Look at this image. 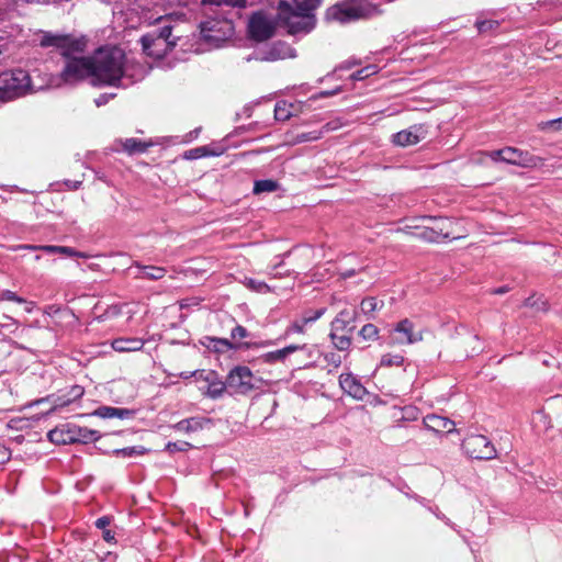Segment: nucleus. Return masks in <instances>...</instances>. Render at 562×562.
Masks as SVG:
<instances>
[{"instance_id":"79ce46f5","label":"nucleus","mask_w":562,"mask_h":562,"mask_svg":"<svg viewBox=\"0 0 562 562\" xmlns=\"http://www.w3.org/2000/svg\"><path fill=\"white\" fill-rule=\"evenodd\" d=\"M189 448H191V445L187 441L168 442L166 445V450L169 452L187 451Z\"/></svg>"},{"instance_id":"e2e57ef3","label":"nucleus","mask_w":562,"mask_h":562,"mask_svg":"<svg viewBox=\"0 0 562 562\" xmlns=\"http://www.w3.org/2000/svg\"><path fill=\"white\" fill-rule=\"evenodd\" d=\"M69 257L89 258V255H88V254H86V252L77 251V250L75 249V254H74V255H69Z\"/></svg>"},{"instance_id":"338daca9","label":"nucleus","mask_w":562,"mask_h":562,"mask_svg":"<svg viewBox=\"0 0 562 562\" xmlns=\"http://www.w3.org/2000/svg\"><path fill=\"white\" fill-rule=\"evenodd\" d=\"M355 274L353 270H348L346 272L342 273V277L344 278H350Z\"/></svg>"},{"instance_id":"603ef678","label":"nucleus","mask_w":562,"mask_h":562,"mask_svg":"<svg viewBox=\"0 0 562 562\" xmlns=\"http://www.w3.org/2000/svg\"><path fill=\"white\" fill-rule=\"evenodd\" d=\"M231 336L233 339H244L248 336V331L244 326L237 325L232 329Z\"/></svg>"},{"instance_id":"39448f33","label":"nucleus","mask_w":562,"mask_h":562,"mask_svg":"<svg viewBox=\"0 0 562 562\" xmlns=\"http://www.w3.org/2000/svg\"><path fill=\"white\" fill-rule=\"evenodd\" d=\"M140 42L146 55L159 59L176 45V37H172V26L164 25L143 35Z\"/></svg>"},{"instance_id":"69168bd1","label":"nucleus","mask_w":562,"mask_h":562,"mask_svg":"<svg viewBox=\"0 0 562 562\" xmlns=\"http://www.w3.org/2000/svg\"><path fill=\"white\" fill-rule=\"evenodd\" d=\"M217 341L221 342L222 345H224L225 347H232L228 339L222 338V339H218Z\"/></svg>"},{"instance_id":"680f3d73","label":"nucleus","mask_w":562,"mask_h":562,"mask_svg":"<svg viewBox=\"0 0 562 562\" xmlns=\"http://www.w3.org/2000/svg\"><path fill=\"white\" fill-rule=\"evenodd\" d=\"M328 361L335 364V367H339L341 363L340 356L336 353H330V356L328 357Z\"/></svg>"},{"instance_id":"a211bd4d","label":"nucleus","mask_w":562,"mask_h":562,"mask_svg":"<svg viewBox=\"0 0 562 562\" xmlns=\"http://www.w3.org/2000/svg\"><path fill=\"white\" fill-rule=\"evenodd\" d=\"M40 44L42 47L54 46L60 48L63 52L74 47L75 44H77V41L72 40L70 35L43 32L40 38Z\"/></svg>"},{"instance_id":"2f4dec72","label":"nucleus","mask_w":562,"mask_h":562,"mask_svg":"<svg viewBox=\"0 0 562 562\" xmlns=\"http://www.w3.org/2000/svg\"><path fill=\"white\" fill-rule=\"evenodd\" d=\"M150 145V143H145L136 138H127L123 143V148L128 154H136L145 153Z\"/></svg>"},{"instance_id":"58836bf2","label":"nucleus","mask_w":562,"mask_h":562,"mask_svg":"<svg viewBox=\"0 0 562 562\" xmlns=\"http://www.w3.org/2000/svg\"><path fill=\"white\" fill-rule=\"evenodd\" d=\"M19 322H20L19 318L8 315V314H3L2 315V331L5 329L9 333H14L18 329Z\"/></svg>"},{"instance_id":"f8f14e48","label":"nucleus","mask_w":562,"mask_h":562,"mask_svg":"<svg viewBox=\"0 0 562 562\" xmlns=\"http://www.w3.org/2000/svg\"><path fill=\"white\" fill-rule=\"evenodd\" d=\"M32 311V302H27L12 291L2 290V315L11 313V316L19 318V316L31 313Z\"/></svg>"},{"instance_id":"0e129e2a","label":"nucleus","mask_w":562,"mask_h":562,"mask_svg":"<svg viewBox=\"0 0 562 562\" xmlns=\"http://www.w3.org/2000/svg\"><path fill=\"white\" fill-rule=\"evenodd\" d=\"M336 93H337L336 90H334V91H323V92L319 93V97L321 98H326V97H331V95H334Z\"/></svg>"},{"instance_id":"412c9836","label":"nucleus","mask_w":562,"mask_h":562,"mask_svg":"<svg viewBox=\"0 0 562 562\" xmlns=\"http://www.w3.org/2000/svg\"><path fill=\"white\" fill-rule=\"evenodd\" d=\"M85 394V389L81 385H72L69 391L66 394H63L60 396H57L54 402L53 406L48 412L56 411L58 408L65 407L72 402L81 398Z\"/></svg>"},{"instance_id":"9b49d317","label":"nucleus","mask_w":562,"mask_h":562,"mask_svg":"<svg viewBox=\"0 0 562 562\" xmlns=\"http://www.w3.org/2000/svg\"><path fill=\"white\" fill-rule=\"evenodd\" d=\"M504 154V162L509 165L527 169H533L543 166V159L541 157L535 156L527 150H522L516 147H505Z\"/></svg>"},{"instance_id":"6e6d98bb","label":"nucleus","mask_w":562,"mask_h":562,"mask_svg":"<svg viewBox=\"0 0 562 562\" xmlns=\"http://www.w3.org/2000/svg\"><path fill=\"white\" fill-rule=\"evenodd\" d=\"M274 115L277 120H286L289 117L285 108L279 104L276 105Z\"/></svg>"},{"instance_id":"7c9ffc66","label":"nucleus","mask_w":562,"mask_h":562,"mask_svg":"<svg viewBox=\"0 0 562 562\" xmlns=\"http://www.w3.org/2000/svg\"><path fill=\"white\" fill-rule=\"evenodd\" d=\"M384 306L383 301H378L375 297H366L360 303V312L369 319L373 318V313Z\"/></svg>"},{"instance_id":"ea45409f","label":"nucleus","mask_w":562,"mask_h":562,"mask_svg":"<svg viewBox=\"0 0 562 562\" xmlns=\"http://www.w3.org/2000/svg\"><path fill=\"white\" fill-rule=\"evenodd\" d=\"M146 452V449L144 447H127L123 449L115 450V453L117 456L123 457H135V456H142Z\"/></svg>"},{"instance_id":"774afa93","label":"nucleus","mask_w":562,"mask_h":562,"mask_svg":"<svg viewBox=\"0 0 562 562\" xmlns=\"http://www.w3.org/2000/svg\"><path fill=\"white\" fill-rule=\"evenodd\" d=\"M505 292H506V289H505V288H498V289H496V290L494 291V293H496V294H503V293H505Z\"/></svg>"},{"instance_id":"72a5a7b5","label":"nucleus","mask_w":562,"mask_h":562,"mask_svg":"<svg viewBox=\"0 0 562 562\" xmlns=\"http://www.w3.org/2000/svg\"><path fill=\"white\" fill-rule=\"evenodd\" d=\"M531 423L537 432H542L550 428V420L548 419V416L541 411H538L532 415Z\"/></svg>"},{"instance_id":"f03ea898","label":"nucleus","mask_w":562,"mask_h":562,"mask_svg":"<svg viewBox=\"0 0 562 562\" xmlns=\"http://www.w3.org/2000/svg\"><path fill=\"white\" fill-rule=\"evenodd\" d=\"M78 50H82L79 46V42H77L74 47L61 52L65 63L60 74L52 79L50 85L53 87L58 88L63 85H76L86 78L92 79L91 56H74L72 53Z\"/></svg>"},{"instance_id":"f257e3e1","label":"nucleus","mask_w":562,"mask_h":562,"mask_svg":"<svg viewBox=\"0 0 562 562\" xmlns=\"http://www.w3.org/2000/svg\"><path fill=\"white\" fill-rule=\"evenodd\" d=\"M93 86H121L126 78L125 54L116 46H105L91 55Z\"/></svg>"},{"instance_id":"ddd939ff","label":"nucleus","mask_w":562,"mask_h":562,"mask_svg":"<svg viewBox=\"0 0 562 562\" xmlns=\"http://www.w3.org/2000/svg\"><path fill=\"white\" fill-rule=\"evenodd\" d=\"M396 336L393 338V342L396 345H413L423 340V330H415L414 323L404 318L398 322L394 328Z\"/></svg>"},{"instance_id":"1a4fd4ad","label":"nucleus","mask_w":562,"mask_h":562,"mask_svg":"<svg viewBox=\"0 0 562 562\" xmlns=\"http://www.w3.org/2000/svg\"><path fill=\"white\" fill-rule=\"evenodd\" d=\"M464 452L473 459L491 460L496 457L494 445L483 435H471L462 442Z\"/></svg>"},{"instance_id":"9d476101","label":"nucleus","mask_w":562,"mask_h":562,"mask_svg":"<svg viewBox=\"0 0 562 562\" xmlns=\"http://www.w3.org/2000/svg\"><path fill=\"white\" fill-rule=\"evenodd\" d=\"M276 32V22L266 13L255 12L248 22V33L257 42H263L271 38Z\"/></svg>"},{"instance_id":"4c0bfd02","label":"nucleus","mask_w":562,"mask_h":562,"mask_svg":"<svg viewBox=\"0 0 562 562\" xmlns=\"http://www.w3.org/2000/svg\"><path fill=\"white\" fill-rule=\"evenodd\" d=\"M359 335L364 339V340H372V339H375L379 335V329L375 325L373 324H366L364 326H362V328L360 329L359 331Z\"/></svg>"},{"instance_id":"de8ad7c7","label":"nucleus","mask_w":562,"mask_h":562,"mask_svg":"<svg viewBox=\"0 0 562 562\" xmlns=\"http://www.w3.org/2000/svg\"><path fill=\"white\" fill-rule=\"evenodd\" d=\"M539 127L541 130H549V128L554 130V131L561 130L562 128V117L542 122L539 124Z\"/></svg>"},{"instance_id":"6e6552de","label":"nucleus","mask_w":562,"mask_h":562,"mask_svg":"<svg viewBox=\"0 0 562 562\" xmlns=\"http://www.w3.org/2000/svg\"><path fill=\"white\" fill-rule=\"evenodd\" d=\"M226 379L227 391L232 395H247L257 387L251 370L245 366L233 368Z\"/></svg>"},{"instance_id":"5701e85b","label":"nucleus","mask_w":562,"mask_h":562,"mask_svg":"<svg viewBox=\"0 0 562 562\" xmlns=\"http://www.w3.org/2000/svg\"><path fill=\"white\" fill-rule=\"evenodd\" d=\"M203 13L206 15L210 11H213V7L216 9L228 7L233 9H245L247 7V0H201Z\"/></svg>"},{"instance_id":"20e7f679","label":"nucleus","mask_w":562,"mask_h":562,"mask_svg":"<svg viewBox=\"0 0 562 562\" xmlns=\"http://www.w3.org/2000/svg\"><path fill=\"white\" fill-rule=\"evenodd\" d=\"M278 19L292 35L307 34L316 24L314 13L296 12L286 1L279 2Z\"/></svg>"},{"instance_id":"423d86ee","label":"nucleus","mask_w":562,"mask_h":562,"mask_svg":"<svg viewBox=\"0 0 562 562\" xmlns=\"http://www.w3.org/2000/svg\"><path fill=\"white\" fill-rule=\"evenodd\" d=\"M30 88L31 79L25 70L2 71V102L25 95Z\"/></svg>"},{"instance_id":"393cba45","label":"nucleus","mask_w":562,"mask_h":562,"mask_svg":"<svg viewBox=\"0 0 562 562\" xmlns=\"http://www.w3.org/2000/svg\"><path fill=\"white\" fill-rule=\"evenodd\" d=\"M48 439L53 443L69 445L74 443L72 425L57 427L48 432Z\"/></svg>"},{"instance_id":"8fccbe9b","label":"nucleus","mask_w":562,"mask_h":562,"mask_svg":"<svg viewBox=\"0 0 562 562\" xmlns=\"http://www.w3.org/2000/svg\"><path fill=\"white\" fill-rule=\"evenodd\" d=\"M8 27L9 26L5 25L4 30L2 29V41L4 38L15 37L22 32V29L18 25L10 26V31L7 30Z\"/></svg>"},{"instance_id":"37998d69","label":"nucleus","mask_w":562,"mask_h":562,"mask_svg":"<svg viewBox=\"0 0 562 562\" xmlns=\"http://www.w3.org/2000/svg\"><path fill=\"white\" fill-rule=\"evenodd\" d=\"M246 284L249 289L255 290L257 292L270 291V288L267 283H265L262 281H257L255 279H248Z\"/></svg>"},{"instance_id":"4be33fe9","label":"nucleus","mask_w":562,"mask_h":562,"mask_svg":"<svg viewBox=\"0 0 562 562\" xmlns=\"http://www.w3.org/2000/svg\"><path fill=\"white\" fill-rule=\"evenodd\" d=\"M93 415L101 418L128 419L134 416V412L128 408L100 406L93 412Z\"/></svg>"},{"instance_id":"e433bc0d","label":"nucleus","mask_w":562,"mask_h":562,"mask_svg":"<svg viewBox=\"0 0 562 562\" xmlns=\"http://www.w3.org/2000/svg\"><path fill=\"white\" fill-rule=\"evenodd\" d=\"M404 362V357L401 355L386 353L383 355L380 361L381 367H400Z\"/></svg>"},{"instance_id":"052dcab7","label":"nucleus","mask_w":562,"mask_h":562,"mask_svg":"<svg viewBox=\"0 0 562 562\" xmlns=\"http://www.w3.org/2000/svg\"><path fill=\"white\" fill-rule=\"evenodd\" d=\"M102 537H103L104 541H106L109 543H113L115 540L114 532L111 531L110 529L104 530L102 533Z\"/></svg>"},{"instance_id":"6ab92c4d","label":"nucleus","mask_w":562,"mask_h":562,"mask_svg":"<svg viewBox=\"0 0 562 562\" xmlns=\"http://www.w3.org/2000/svg\"><path fill=\"white\" fill-rule=\"evenodd\" d=\"M425 426L436 432H452L454 430V422L439 415H427L424 418Z\"/></svg>"},{"instance_id":"bf43d9fd","label":"nucleus","mask_w":562,"mask_h":562,"mask_svg":"<svg viewBox=\"0 0 562 562\" xmlns=\"http://www.w3.org/2000/svg\"><path fill=\"white\" fill-rule=\"evenodd\" d=\"M198 373H201V370L181 372V373H179V376L184 379V380L194 376L199 381V374Z\"/></svg>"},{"instance_id":"f3484780","label":"nucleus","mask_w":562,"mask_h":562,"mask_svg":"<svg viewBox=\"0 0 562 562\" xmlns=\"http://www.w3.org/2000/svg\"><path fill=\"white\" fill-rule=\"evenodd\" d=\"M339 385L345 393L356 400H363L367 395L366 387L351 373H342L339 376Z\"/></svg>"},{"instance_id":"4d7b16f0","label":"nucleus","mask_w":562,"mask_h":562,"mask_svg":"<svg viewBox=\"0 0 562 562\" xmlns=\"http://www.w3.org/2000/svg\"><path fill=\"white\" fill-rule=\"evenodd\" d=\"M111 98H114V94H100L95 100L94 103L97 106H102L109 102Z\"/></svg>"},{"instance_id":"13d9d810","label":"nucleus","mask_w":562,"mask_h":562,"mask_svg":"<svg viewBox=\"0 0 562 562\" xmlns=\"http://www.w3.org/2000/svg\"><path fill=\"white\" fill-rule=\"evenodd\" d=\"M494 25V22L493 21H480L476 23V26H477V30L480 32H486L488 30H491Z\"/></svg>"},{"instance_id":"864d4df0","label":"nucleus","mask_w":562,"mask_h":562,"mask_svg":"<svg viewBox=\"0 0 562 562\" xmlns=\"http://www.w3.org/2000/svg\"><path fill=\"white\" fill-rule=\"evenodd\" d=\"M111 524V517L109 516H102L98 518L94 522L95 527L98 529H101L102 531L108 530L106 527Z\"/></svg>"},{"instance_id":"c85d7f7f","label":"nucleus","mask_w":562,"mask_h":562,"mask_svg":"<svg viewBox=\"0 0 562 562\" xmlns=\"http://www.w3.org/2000/svg\"><path fill=\"white\" fill-rule=\"evenodd\" d=\"M135 266L140 270L137 277L145 278L148 280H160L166 274V269L162 267L156 266H142L138 262H135Z\"/></svg>"},{"instance_id":"7ed1b4c3","label":"nucleus","mask_w":562,"mask_h":562,"mask_svg":"<svg viewBox=\"0 0 562 562\" xmlns=\"http://www.w3.org/2000/svg\"><path fill=\"white\" fill-rule=\"evenodd\" d=\"M380 13L376 5L367 0H344L330 5L325 12V20L347 24L370 19Z\"/></svg>"},{"instance_id":"bb28decb","label":"nucleus","mask_w":562,"mask_h":562,"mask_svg":"<svg viewBox=\"0 0 562 562\" xmlns=\"http://www.w3.org/2000/svg\"><path fill=\"white\" fill-rule=\"evenodd\" d=\"M355 321V313L342 310L331 322L330 331H344Z\"/></svg>"},{"instance_id":"a878e982","label":"nucleus","mask_w":562,"mask_h":562,"mask_svg":"<svg viewBox=\"0 0 562 562\" xmlns=\"http://www.w3.org/2000/svg\"><path fill=\"white\" fill-rule=\"evenodd\" d=\"M72 436H74V443L75 442L88 443V442L97 441L101 437L97 430L88 429L85 427H79L76 425H72Z\"/></svg>"},{"instance_id":"cd10ccee","label":"nucleus","mask_w":562,"mask_h":562,"mask_svg":"<svg viewBox=\"0 0 562 562\" xmlns=\"http://www.w3.org/2000/svg\"><path fill=\"white\" fill-rule=\"evenodd\" d=\"M303 348H304V346L290 345V346H288V347H285L283 349H279V350H276V351L267 352L266 355H263V360L266 362H269V363L277 362V361H282L289 355L295 352L296 350L303 349Z\"/></svg>"},{"instance_id":"2eb2a0df","label":"nucleus","mask_w":562,"mask_h":562,"mask_svg":"<svg viewBox=\"0 0 562 562\" xmlns=\"http://www.w3.org/2000/svg\"><path fill=\"white\" fill-rule=\"evenodd\" d=\"M427 135V130L424 125H413L407 130L397 132L392 136V142L401 147L416 145L423 140Z\"/></svg>"},{"instance_id":"09e8293b","label":"nucleus","mask_w":562,"mask_h":562,"mask_svg":"<svg viewBox=\"0 0 562 562\" xmlns=\"http://www.w3.org/2000/svg\"><path fill=\"white\" fill-rule=\"evenodd\" d=\"M504 151H505V147L502 148V149H497V150L482 153V155L485 156V157H488L493 161H502V162H504V160H505Z\"/></svg>"},{"instance_id":"c03bdc74","label":"nucleus","mask_w":562,"mask_h":562,"mask_svg":"<svg viewBox=\"0 0 562 562\" xmlns=\"http://www.w3.org/2000/svg\"><path fill=\"white\" fill-rule=\"evenodd\" d=\"M375 72V66H368V67H364L356 72H353L351 75V78L353 80H362L371 75H373Z\"/></svg>"},{"instance_id":"f704fd0d","label":"nucleus","mask_w":562,"mask_h":562,"mask_svg":"<svg viewBox=\"0 0 562 562\" xmlns=\"http://www.w3.org/2000/svg\"><path fill=\"white\" fill-rule=\"evenodd\" d=\"M333 345L340 351L348 350L351 345V337L348 335H339L338 331H330Z\"/></svg>"},{"instance_id":"4468645a","label":"nucleus","mask_w":562,"mask_h":562,"mask_svg":"<svg viewBox=\"0 0 562 562\" xmlns=\"http://www.w3.org/2000/svg\"><path fill=\"white\" fill-rule=\"evenodd\" d=\"M199 374V381L206 383L203 390L204 394L211 398H218L222 396L225 390H227V380L223 382L218 374L212 370H201Z\"/></svg>"},{"instance_id":"dca6fc26","label":"nucleus","mask_w":562,"mask_h":562,"mask_svg":"<svg viewBox=\"0 0 562 562\" xmlns=\"http://www.w3.org/2000/svg\"><path fill=\"white\" fill-rule=\"evenodd\" d=\"M435 225L430 228H425L418 235L431 243H439L442 239L453 238L452 233L449 231V226L451 225V221L448 218H436L434 221Z\"/></svg>"},{"instance_id":"c9c22d12","label":"nucleus","mask_w":562,"mask_h":562,"mask_svg":"<svg viewBox=\"0 0 562 562\" xmlns=\"http://www.w3.org/2000/svg\"><path fill=\"white\" fill-rule=\"evenodd\" d=\"M294 4L296 5V9L299 11L305 12V13H313L314 10H316L321 3L322 0H292Z\"/></svg>"},{"instance_id":"a19ab883","label":"nucleus","mask_w":562,"mask_h":562,"mask_svg":"<svg viewBox=\"0 0 562 562\" xmlns=\"http://www.w3.org/2000/svg\"><path fill=\"white\" fill-rule=\"evenodd\" d=\"M210 155H211V153L209 151L207 147L201 146V147L192 148V149L186 151L184 157L187 159H198V158L206 157Z\"/></svg>"},{"instance_id":"b1692460","label":"nucleus","mask_w":562,"mask_h":562,"mask_svg":"<svg viewBox=\"0 0 562 562\" xmlns=\"http://www.w3.org/2000/svg\"><path fill=\"white\" fill-rule=\"evenodd\" d=\"M144 344L142 338H116L111 346L117 352H132L140 350Z\"/></svg>"},{"instance_id":"a18cd8bd","label":"nucleus","mask_w":562,"mask_h":562,"mask_svg":"<svg viewBox=\"0 0 562 562\" xmlns=\"http://www.w3.org/2000/svg\"><path fill=\"white\" fill-rule=\"evenodd\" d=\"M325 308H319V310H316V311H307L304 313V315L302 316L304 318V323H313L315 321H317L318 318H321L324 313H325Z\"/></svg>"},{"instance_id":"49530a36","label":"nucleus","mask_w":562,"mask_h":562,"mask_svg":"<svg viewBox=\"0 0 562 562\" xmlns=\"http://www.w3.org/2000/svg\"><path fill=\"white\" fill-rule=\"evenodd\" d=\"M323 136V132H308V133H301L296 136L297 142H311V140H317Z\"/></svg>"},{"instance_id":"aec40b11","label":"nucleus","mask_w":562,"mask_h":562,"mask_svg":"<svg viewBox=\"0 0 562 562\" xmlns=\"http://www.w3.org/2000/svg\"><path fill=\"white\" fill-rule=\"evenodd\" d=\"M209 423H211L209 418L194 416L178 422L171 428L179 432L191 434L203 429L204 425Z\"/></svg>"},{"instance_id":"473e14b6","label":"nucleus","mask_w":562,"mask_h":562,"mask_svg":"<svg viewBox=\"0 0 562 562\" xmlns=\"http://www.w3.org/2000/svg\"><path fill=\"white\" fill-rule=\"evenodd\" d=\"M278 189L279 183L276 180L263 179L255 181L252 192L255 194L270 193L277 191Z\"/></svg>"},{"instance_id":"5fc2aeb1","label":"nucleus","mask_w":562,"mask_h":562,"mask_svg":"<svg viewBox=\"0 0 562 562\" xmlns=\"http://www.w3.org/2000/svg\"><path fill=\"white\" fill-rule=\"evenodd\" d=\"M340 126L341 123L339 121H331L326 123L319 132H323V134L328 133L338 130Z\"/></svg>"},{"instance_id":"c756f323","label":"nucleus","mask_w":562,"mask_h":562,"mask_svg":"<svg viewBox=\"0 0 562 562\" xmlns=\"http://www.w3.org/2000/svg\"><path fill=\"white\" fill-rule=\"evenodd\" d=\"M22 248L25 249H32V250H42L47 254H60L68 256L75 254V249L68 246H55V245H41V246H34V245H25L22 246Z\"/></svg>"},{"instance_id":"0eeeda50","label":"nucleus","mask_w":562,"mask_h":562,"mask_svg":"<svg viewBox=\"0 0 562 562\" xmlns=\"http://www.w3.org/2000/svg\"><path fill=\"white\" fill-rule=\"evenodd\" d=\"M218 19L205 20L200 23V33L204 42L218 46L220 43L227 40L233 33V23L225 15H220L214 11Z\"/></svg>"},{"instance_id":"3c124183","label":"nucleus","mask_w":562,"mask_h":562,"mask_svg":"<svg viewBox=\"0 0 562 562\" xmlns=\"http://www.w3.org/2000/svg\"><path fill=\"white\" fill-rule=\"evenodd\" d=\"M306 325H307V323H304V318L302 317L301 319L292 323V325L288 328L286 334H290V333L302 334L304 331V327Z\"/></svg>"}]
</instances>
